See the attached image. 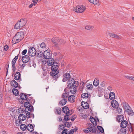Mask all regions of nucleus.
<instances>
[{"mask_svg":"<svg viewBox=\"0 0 134 134\" xmlns=\"http://www.w3.org/2000/svg\"><path fill=\"white\" fill-rule=\"evenodd\" d=\"M24 36L23 32H17L14 37L12 41V44H14L20 42Z\"/></svg>","mask_w":134,"mask_h":134,"instance_id":"nucleus-1","label":"nucleus"},{"mask_svg":"<svg viewBox=\"0 0 134 134\" xmlns=\"http://www.w3.org/2000/svg\"><path fill=\"white\" fill-rule=\"evenodd\" d=\"M51 41L55 46L64 44L66 42L64 40L57 37L53 38L51 40Z\"/></svg>","mask_w":134,"mask_h":134,"instance_id":"nucleus-2","label":"nucleus"},{"mask_svg":"<svg viewBox=\"0 0 134 134\" xmlns=\"http://www.w3.org/2000/svg\"><path fill=\"white\" fill-rule=\"evenodd\" d=\"M26 22L25 19L23 18L21 19L16 23L14 27V29H21L25 25Z\"/></svg>","mask_w":134,"mask_h":134,"instance_id":"nucleus-3","label":"nucleus"},{"mask_svg":"<svg viewBox=\"0 0 134 134\" xmlns=\"http://www.w3.org/2000/svg\"><path fill=\"white\" fill-rule=\"evenodd\" d=\"M42 63L43 64H45L46 63L49 66H52L54 64L57 63L54 59H41Z\"/></svg>","mask_w":134,"mask_h":134,"instance_id":"nucleus-4","label":"nucleus"},{"mask_svg":"<svg viewBox=\"0 0 134 134\" xmlns=\"http://www.w3.org/2000/svg\"><path fill=\"white\" fill-rule=\"evenodd\" d=\"M68 86L69 87H72L76 88L79 86V82L77 81H75L74 79L70 80L68 82Z\"/></svg>","mask_w":134,"mask_h":134,"instance_id":"nucleus-5","label":"nucleus"},{"mask_svg":"<svg viewBox=\"0 0 134 134\" xmlns=\"http://www.w3.org/2000/svg\"><path fill=\"white\" fill-rule=\"evenodd\" d=\"M86 9V7L83 5H78L75 7L74 9V10L78 13H81Z\"/></svg>","mask_w":134,"mask_h":134,"instance_id":"nucleus-6","label":"nucleus"},{"mask_svg":"<svg viewBox=\"0 0 134 134\" xmlns=\"http://www.w3.org/2000/svg\"><path fill=\"white\" fill-rule=\"evenodd\" d=\"M36 51L33 47H30L29 49L27 54L30 56L33 57L36 54Z\"/></svg>","mask_w":134,"mask_h":134,"instance_id":"nucleus-7","label":"nucleus"},{"mask_svg":"<svg viewBox=\"0 0 134 134\" xmlns=\"http://www.w3.org/2000/svg\"><path fill=\"white\" fill-rule=\"evenodd\" d=\"M52 54L50 53L49 51L47 49L45 51L43 54V59H53V58L50 57Z\"/></svg>","mask_w":134,"mask_h":134,"instance_id":"nucleus-8","label":"nucleus"},{"mask_svg":"<svg viewBox=\"0 0 134 134\" xmlns=\"http://www.w3.org/2000/svg\"><path fill=\"white\" fill-rule=\"evenodd\" d=\"M51 72H50V75L52 76H55L59 72V70L58 69H55L53 68H51Z\"/></svg>","mask_w":134,"mask_h":134,"instance_id":"nucleus-9","label":"nucleus"},{"mask_svg":"<svg viewBox=\"0 0 134 134\" xmlns=\"http://www.w3.org/2000/svg\"><path fill=\"white\" fill-rule=\"evenodd\" d=\"M87 125V126H89V127H90V128H88L89 132V133L93 132L95 130L94 127L93 126L92 124L90 123H88Z\"/></svg>","mask_w":134,"mask_h":134,"instance_id":"nucleus-10","label":"nucleus"},{"mask_svg":"<svg viewBox=\"0 0 134 134\" xmlns=\"http://www.w3.org/2000/svg\"><path fill=\"white\" fill-rule=\"evenodd\" d=\"M70 78V74L68 73H66L63 75V82H65L68 80Z\"/></svg>","mask_w":134,"mask_h":134,"instance_id":"nucleus-11","label":"nucleus"},{"mask_svg":"<svg viewBox=\"0 0 134 134\" xmlns=\"http://www.w3.org/2000/svg\"><path fill=\"white\" fill-rule=\"evenodd\" d=\"M123 105L124 110L126 112L131 108V107L127 103H123Z\"/></svg>","mask_w":134,"mask_h":134,"instance_id":"nucleus-12","label":"nucleus"},{"mask_svg":"<svg viewBox=\"0 0 134 134\" xmlns=\"http://www.w3.org/2000/svg\"><path fill=\"white\" fill-rule=\"evenodd\" d=\"M111 105L112 107L115 108H118L119 106L118 103L115 100H113L112 101Z\"/></svg>","mask_w":134,"mask_h":134,"instance_id":"nucleus-13","label":"nucleus"},{"mask_svg":"<svg viewBox=\"0 0 134 134\" xmlns=\"http://www.w3.org/2000/svg\"><path fill=\"white\" fill-rule=\"evenodd\" d=\"M90 120L93 124L95 125H97V122H99V121L98 119L97 118L96 119L92 117H90Z\"/></svg>","mask_w":134,"mask_h":134,"instance_id":"nucleus-14","label":"nucleus"},{"mask_svg":"<svg viewBox=\"0 0 134 134\" xmlns=\"http://www.w3.org/2000/svg\"><path fill=\"white\" fill-rule=\"evenodd\" d=\"M10 84L12 87L15 88L17 87L18 85V83L14 80L11 81Z\"/></svg>","mask_w":134,"mask_h":134,"instance_id":"nucleus-15","label":"nucleus"},{"mask_svg":"<svg viewBox=\"0 0 134 134\" xmlns=\"http://www.w3.org/2000/svg\"><path fill=\"white\" fill-rule=\"evenodd\" d=\"M81 104L82 107L85 109H87L89 108L88 104L86 102H82Z\"/></svg>","mask_w":134,"mask_h":134,"instance_id":"nucleus-16","label":"nucleus"},{"mask_svg":"<svg viewBox=\"0 0 134 134\" xmlns=\"http://www.w3.org/2000/svg\"><path fill=\"white\" fill-rule=\"evenodd\" d=\"M127 124V122L125 120L123 121L121 123V127L122 128H125Z\"/></svg>","mask_w":134,"mask_h":134,"instance_id":"nucleus-17","label":"nucleus"},{"mask_svg":"<svg viewBox=\"0 0 134 134\" xmlns=\"http://www.w3.org/2000/svg\"><path fill=\"white\" fill-rule=\"evenodd\" d=\"M124 119V116L123 115H119L117 118L116 119L118 121L120 122L122 121H123Z\"/></svg>","mask_w":134,"mask_h":134,"instance_id":"nucleus-18","label":"nucleus"},{"mask_svg":"<svg viewBox=\"0 0 134 134\" xmlns=\"http://www.w3.org/2000/svg\"><path fill=\"white\" fill-rule=\"evenodd\" d=\"M14 79L16 80H19L20 77V75L19 72H17L14 75Z\"/></svg>","mask_w":134,"mask_h":134,"instance_id":"nucleus-19","label":"nucleus"},{"mask_svg":"<svg viewBox=\"0 0 134 134\" xmlns=\"http://www.w3.org/2000/svg\"><path fill=\"white\" fill-rule=\"evenodd\" d=\"M36 55L38 58H42L43 55V52L40 51H38Z\"/></svg>","mask_w":134,"mask_h":134,"instance_id":"nucleus-20","label":"nucleus"},{"mask_svg":"<svg viewBox=\"0 0 134 134\" xmlns=\"http://www.w3.org/2000/svg\"><path fill=\"white\" fill-rule=\"evenodd\" d=\"M75 97L74 95L70 96L68 98V100L71 103H73L75 101Z\"/></svg>","mask_w":134,"mask_h":134,"instance_id":"nucleus-21","label":"nucleus"},{"mask_svg":"<svg viewBox=\"0 0 134 134\" xmlns=\"http://www.w3.org/2000/svg\"><path fill=\"white\" fill-rule=\"evenodd\" d=\"M27 129L30 131H32L34 130V128L31 124H28L27 126Z\"/></svg>","mask_w":134,"mask_h":134,"instance_id":"nucleus-22","label":"nucleus"},{"mask_svg":"<svg viewBox=\"0 0 134 134\" xmlns=\"http://www.w3.org/2000/svg\"><path fill=\"white\" fill-rule=\"evenodd\" d=\"M19 120L20 121H23L25 119V115L23 114H20L18 117Z\"/></svg>","mask_w":134,"mask_h":134,"instance_id":"nucleus-23","label":"nucleus"},{"mask_svg":"<svg viewBox=\"0 0 134 134\" xmlns=\"http://www.w3.org/2000/svg\"><path fill=\"white\" fill-rule=\"evenodd\" d=\"M53 55L54 56L57 55L58 57V59H62L63 58L62 54L59 53H57V52H55L53 54Z\"/></svg>","mask_w":134,"mask_h":134,"instance_id":"nucleus-24","label":"nucleus"},{"mask_svg":"<svg viewBox=\"0 0 134 134\" xmlns=\"http://www.w3.org/2000/svg\"><path fill=\"white\" fill-rule=\"evenodd\" d=\"M62 99L59 102V103L62 105H65L66 103V99H63L62 98Z\"/></svg>","mask_w":134,"mask_h":134,"instance_id":"nucleus-25","label":"nucleus"},{"mask_svg":"<svg viewBox=\"0 0 134 134\" xmlns=\"http://www.w3.org/2000/svg\"><path fill=\"white\" fill-rule=\"evenodd\" d=\"M109 98L111 100H113L115 98V95L113 92H110L109 94Z\"/></svg>","mask_w":134,"mask_h":134,"instance_id":"nucleus-26","label":"nucleus"},{"mask_svg":"<svg viewBox=\"0 0 134 134\" xmlns=\"http://www.w3.org/2000/svg\"><path fill=\"white\" fill-rule=\"evenodd\" d=\"M20 96L21 99L23 100H26L27 98V96L25 94L23 93L20 94Z\"/></svg>","mask_w":134,"mask_h":134,"instance_id":"nucleus-27","label":"nucleus"},{"mask_svg":"<svg viewBox=\"0 0 134 134\" xmlns=\"http://www.w3.org/2000/svg\"><path fill=\"white\" fill-rule=\"evenodd\" d=\"M109 34L110 37L117 39L119 38V37L116 34L113 33H109Z\"/></svg>","mask_w":134,"mask_h":134,"instance_id":"nucleus-28","label":"nucleus"},{"mask_svg":"<svg viewBox=\"0 0 134 134\" xmlns=\"http://www.w3.org/2000/svg\"><path fill=\"white\" fill-rule=\"evenodd\" d=\"M99 84V81L97 78H95L93 82V85L95 86H97Z\"/></svg>","mask_w":134,"mask_h":134,"instance_id":"nucleus-29","label":"nucleus"},{"mask_svg":"<svg viewBox=\"0 0 134 134\" xmlns=\"http://www.w3.org/2000/svg\"><path fill=\"white\" fill-rule=\"evenodd\" d=\"M12 91L14 94L15 96L19 95V93L18 90L16 88H13L12 90Z\"/></svg>","mask_w":134,"mask_h":134,"instance_id":"nucleus-30","label":"nucleus"},{"mask_svg":"<svg viewBox=\"0 0 134 134\" xmlns=\"http://www.w3.org/2000/svg\"><path fill=\"white\" fill-rule=\"evenodd\" d=\"M93 87V86L92 84L87 83L86 85L87 89L89 90H91Z\"/></svg>","mask_w":134,"mask_h":134,"instance_id":"nucleus-31","label":"nucleus"},{"mask_svg":"<svg viewBox=\"0 0 134 134\" xmlns=\"http://www.w3.org/2000/svg\"><path fill=\"white\" fill-rule=\"evenodd\" d=\"M71 88L70 92L71 93L74 94L76 92V88L72 87H70Z\"/></svg>","mask_w":134,"mask_h":134,"instance_id":"nucleus-32","label":"nucleus"},{"mask_svg":"<svg viewBox=\"0 0 134 134\" xmlns=\"http://www.w3.org/2000/svg\"><path fill=\"white\" fill-rule=\"evenodd\" d=\"M129 115L133 116L134 115V112L131 108L126 112Z\"/></svg>","mask_w":134,"mask_h":134,"instance_id":"nucleus-33","label":"nucleus"},{"mask_svg":"<svg viewBox=\"0 0 134 134\" xmlns=\"http://www.w3.org/2000/svg\"><path fill=\"white\" fill-rule=\"evenodd\" d=\"M27 126L25 125L22 124L20 126V129L23 131H24L27 129Z\"/></svg>","mask_w":134,"mask_h":134,"instance_id":"nucleus-34","label":"nucleus"},{"mask_svg":"<svg viewBox=\"0 0 134 134\" xmlns=\"http://www.w3.org/2000/svg\"><path fill=\"white\" fill-rule=\"evenodd\" d=\"M59 65L58 64L57 62L54 64L52 66L51 68H54V69H58Z\"/></svg>","mask_w":134,"mask_h":134,"instance_id":"nucleus-35","label":"nucleus"},{"mask_svg":"<svg viewBox=\"0 0 134 134\" xmlns=\"http://www.w3.org/2000/svg\"><path fill=\"white\" fill-rule=\"evenodd\" d=\"M88 94L87 93H85L82 94L81 95V97L83 99H86L88 98Z\"/></svg>","mask_w":134,"mask_h":134,"instance_id":"nucleus-36","label":"nucleus"},{"mask_svg":"<svg viewBox=\"0 0 134 134\" xmlns=\"http://www.w3.org/2000/svg\"><path fill=\"white\" fill-rule=\"evenodd\" d=\"M69 109L68 107H67L65 106L63 107L62 108V110L64 113L66 114L68 111Z\"/></svg>","mask_w":134,"mask_h":134,"instance_id":"nucleus-37","label":"nucleus"},{"mask_svg":"<svg viewBox=\"0 0 134 134\" xmlns=\"http://www.w3.org/2000/svg\"><path fill=\"white\" fill-rule=\"evenodd\" d=\"M94 28L93 26H91L90 25H87L85 27V29L87 30H90L91 29H93Z\"/></svg>","mask_w":134,"mask_h":134,"instance_id":"nucleus-38","label":"nucleus"},{"mask_svg":"<svg viewBox=\"0 0 134 134\" xmlns=\"http://www.w3.org/2000/svg\"><path fill=\"white\" fill-rule=\"evenodd\" d=\"M61 112V109L59 108H57L55 109V113L57 114H59Z\"/></svg>","mask_w":134,"mask_h":134,"instance_id":"nucleus-39","label":"nucleus"},{"mask_svg":"<svg viewBox=\"0 0 134 134\" xmlns=\"http://www.w3.org/2000/svg\"><path fill=\"white\" fill-rule=\"evenodd\" d=\"M68 96L69 94L68 93H64L63 94L62 98H63V99H66Z\"/></svg>","mask_w":134,"mask_h":134,"instance_id":"nucleus-40","label":"nucleus"},{"mask_svg":"<svg viewBox=\"0 0 134 134\" xmlns=\"http://www.w3.org/2000/svg\"><path fill=\"white\" fill-rule=\"evenodd\" d=\"M30 105L31 104L30 103L28 102H25L24 104V106L26 108V109L28 108V107H29V106H30Z\"/></svg>","mask_w":134,"mask_h":134,"instance_id":"nucleus-41","label":"nucleus"},{"mask_svg":"<svg viewBox=\"0 0 134 134\" xmlns=\"http://www.w3.org/2000/svg\"><path fill=\"white\" fill-rule=\"evenodd\" d=\"M97 128L99 131L102 133H103L104 132V130L103 128L100 126H98Z\"/></svg>","mask_w":134,"mask_h":134,"instance_id":"nucleus-42","label":"nucleus"},{"mask_svg":"<svg viewBox=\"0 0 134 134\" xmlns=\"http://www.w3.org/2000/svg\"><path fill=\"white\" fill-rule=\"evenodd\" d=\"M98 0H94L93 2V3L94 4H96L97 5H99L100 3L99 2Z\"/></svg>","mask_w":134,"mask_h":134,"instance_id":"nucleus-43","label":"nucleus"},{"mask_svg":"<svg viewBox=\"0 0 134 134\" xmlns=\"http://www.w3.org/2000/svg\"><path fill=\"white\" fill-rule=\"evenodd\" d=\"M26 109H27L28 110L30 111H33V107L31 105L30 106H29V107H28V108H27L25 110H26Z\"/></svg>","mask_w":134,"mask_h":134,"instance_id":"nucleus-44","label":"nucleus"},{"mask_svg":"<svg viewBox=\"0 0 134 134\" xmlns=\"http://www.w3.org/2000/svg\"><path fill=\"white\" fill-rule=\"evenodd\" d=\"M40 46L41 48H44L46 47V44L44 42H43L41 44Z\"/></svg>","mask_w":134,"mask_h":134,"instance_id":"nucleus-45","label":"nucleus"},{"mask_svg":"<svg viewBox=\"0 0 134 134\" xmlns=\"http://www.w3.org/2000/svg\"><path fill=\"white\" fill-rule=\"evenodd\" d=\"M120 133L121 134H125L126 133V130L125 129H121L120 130Z\"/></svg>","mask_w":134,"mask_h":134,"instance_id":"nucleus-46","label":"nucleus"},{"mask_svg":"<svg viewBox=\"0 0 134 134\" xmlns=\"http://www.w3.org/2000/svg\"><path fill=\"white\" fill-rule=\"evenodd\" d=\"M16 61V59H13V60L12 62V66H15Z\"/></svg>","mask_w":134,"mask_h":134,"instance_id":"nucleus-47","label":"nucleus"},{"mask_svg":"<svg viewBox=\"0 0 134 134\" xmlns=\"http://www.w3.org/2000/svg\"><path fill=\"white\" fill-rule=\"evenodd\" d=\"M21 60L24 63H25L29 61V59H21Z\"/></svg>","mask_w":134,"mask_h":134,"instance_id":"nucleus-48","label":"nucleus"},{"mask_svg":"<svg viewBox=\"0 0 134 134\" xmlns=\"http://www.w3.org/2000/svg\"><path fill=\"white\" fill-rule=\"evenodd\" d=\"M29 55H25L22 57L21 59H30Z\"/></svg>","mask_w":134,"mask_h":134,"instance_id":"nucleus-49","label":"nucleus"},{"mask_svg":"<svg viewBox=\"0 0 134 134\" xmlns=\"http://www.w3.org/2000/svg\"><path fill=\"white\" fill-rule=\"evenodd\" d=\"M72 114V112L71 110H68V111L66 113V115H69Z\"/></svg>","mask_w":134,"mask_h":134,"instance_id":"nucleus-50","label":"nucleus"},{"mask_svg":"<svg viewBox=\"0 0 134 134\" xmlns=\"http://www.w3.org/2000/svg\"><path fill=\"white\" fill-rule=\"evenodd\" d=\"M27 50L25 49L22 52L21 54L23 55H24L27 52Z\"/></svg>","mask_w":134,"mask_h":134,"instance_id":"nucleus-51","label":"nucleus"},{"mask_svg":"<svg viewBox=\"0 0 134 134\" xmlns=\"http://www.w3.org/2000/svg\"><path fill=\"white\" fill-rule=\"evenodd\" d=\"M68 116L66 115L64 116V120L65 121H68L69 120V119L68 117Z\"/></svg>","mask_w":134,"mask_h":134,"instance_id":"nucleus-52","label":"nucleus"},{"mask_svg":"<svg viewBox=\"0 0 134 134\" xmlns=\"http://www.w3.org/2000/svg\"><path fill=\"white\" fill-rule=\"evenodd\" d=\"M30 116V113L28 111H27L26 113V117L27 118H29Z\"/></svg>","mask_w":134,"mask_h":134,"instance_id":"nucleus-53","label":"nucleus"},{"mask_svg":"<svg viewBox=\"0 0 134 134\" xmlns=\"http://www.w3.org/2000/svg\"><path fill=\"white\" fill-rule=\"evenodd\" d=\"M67 130L66 129L63 130L62 132V134H67Z\"/></svg>","mask_w":134,"mask_h":134,"instance_id":"nucleus-54","label":"nucleus"},{"mask_svg":"<svg viewBox=\"0 0 134 134\" xmlns=\"http://www.w3.org/2000/svg\"><path fill=\"white\" fill-rule=\"evenodd\" d=\"M8 46L7 45H5L4 47V49L5 51L8 50Z\"/></svg>","mask_w":134,"mask_h":134,"instance_id":"nucleus-55","label":"nucleus"},{"mask_svg":"<svg viewBox=\"0 0 134 134\" xmlns=\"http://www.w3.org/2000/svg\"><path fill=\"white\" fill-rule=\"evenodd\" d=\"M131 76L130 75H126L125 76V77L127 79L131 80Z\"/></svg>","mask_w":134,"mask_h":134,"instance_id":"nucleus-56","label":"nucleus"},{"mask_svg":"<svg viewBox=\"0 0 134 134\" xmlns=\"http://www.w3.org/2000/svg\"><path fill=\"white\" fill-rule=\"evenodd\" d=\"M38 0H33L32 2L33 3L34 5H35L37 3Z\"/></svg>","mask_w":134,"mask_h":134,"instance_id":"nucleus-57","label":"nucleus"},{"mask_svg":"<svg viewBox=\"0 0 134 134\" xmlns=\"http://www.w3.org/2000/svg\"><path fill=\"white\" fill-rule=\"evenodd\" d=\"M83 131L84 132L89 133V132L88 131V128L86 129H85V130H83Z\"/></svg>","mask_w":134,"mask_h":134,"instance_id":"nucleus-58","label":"nucleus"},{"mask_svg":"<svg viewBox=\"0 0 134 134\" xmlns=\"http://www.w3.org/2000/svg\"><path fill=\"white\" fill-rule=\"evenodd\" d=\"M65 125L66 127H69L70 126V124H69V123L68 122L65 123Z\"/></svg>","mask_w":134,"mask_h":134,"instance_id":"nucleus-59","label":"nucleus"},{"mask_svg":"<svg viewBox=\"0 0 134 134\" xmlns=\"http://www.w3.org/2000/svg\"><path fill=\"white\" fill-rule=\"evenodd\" d=\"M64 128V125H60L59 129L61 130H63Z\"/></svg>","mask_w":134,"mask_h":134,"instance_id":"nucleus-60","label":"nucleus"},{"mask_svg":"<svg viewBox=\"0 0 134 134\" xmlns=\"http://www.w3.org/2000/svg\"><path fill=\"white\" fill-rule=\"evenodd\" d=\"M118 111L120 113H121L122 111V110L121 108H119L118 109Z\"/></svg>","mask_w":134,"mask_h":134,"instance_id":"nucleus-61","label":"nucleus"},{"mask_svg":"<svg viewBox=\"0 0 134 134\" xmlns=\"http://www.w3.org/2000/svg\"><path fill=\"white\" fill-rule=\"evenodd\" d=\"M74 131L72 130H70L69 132L68 133L69 134H72L74 132Z\"/></svg>","mask_w":134,"mask_h":134,"instance_id":"nucleus-62","label":"nucleus"},{"mask_svg":"<svg viewBox=\"0 0 134 134\" xmlns=\"http://www.w3.org/2000/svg\"><path fill=\"white\" fill-rule=\"evenodd\" d=\"M19 56V58H21V56H20L19 54H18V55L17 56H16L14 59H18Z\"/></svg>","mask_w":134,"mask_h":134,"instance_id":"nucleus-63","label":"nucleus"},{"mask_svg":"<svg viewBox=\"0 0 134 134\" xmlns=\"http://www.w3.org/2000/svg\"><path fill=\"white\" fill-rule=\"evenodd\" d=\"M20 121L18 120H16L15 121V123L16 126H18L19 125V124H18V122H19Z\"/></svg>","mask_w":134,"mask_h":134,"instance_id":"nucleus-64","label":"nucleus"}]
</instances>
